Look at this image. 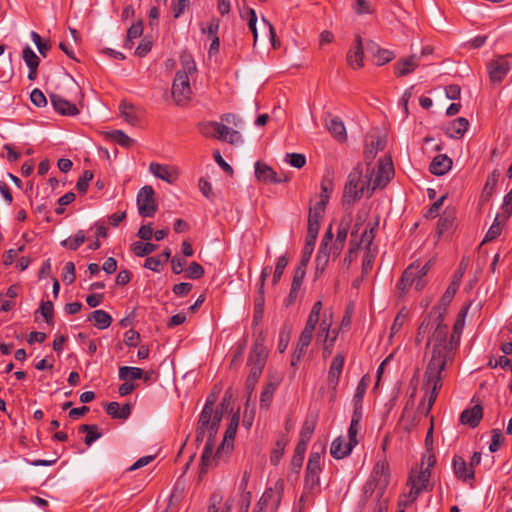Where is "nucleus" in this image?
Wrapping results in <instances>:
<instances>
[{
    "label": "nucleus",
    "instance_id": "obj_1",
    "mask_svg": "<svg viewBox=\"0 0 512 512\" xmlns=\"http://www.w3.org/2000/svg\"><path fill=\"white\" fill-rule=\"evenodd\" d=\"M459 286L457 281H451L441 298V305L437 309L433 308L418 328L417 342H421L424 336L433 330L428 340V345L432 346V355L423 380L424 387L430 391L427 411L432 408L437 398L442 387L443 371L452 360V344L448 340V326L443 324V312L453 300Z\"/></svg>",
    "mask_w": 512,
    "mask_h": 512
},
{
    "label": "nucleus",
    "instance_id": "obj_45",
    "mask_svg": "<svg viewBox=\"0 0 512 512\" xmlns=\"http://www.w3.org/2000/svg\"><path fill=\"white\" fill-rule=\"evenodd\" d=\"M305 275H306L305 264H304V262L299 263V265L297 266V268L294 272V276H293V280H292V284H291V286L293 287V292L300 290L302 283L304 281Z\"/></svg>",
    "mask_w": 512,
    "mask_h": 512
},
{
    "label": "nucleus",
    "instance_id": "obj_12",
    "mask_svg": "<svg viewBox=\"0 0 512 512\" xmlns=\"http://www.w3.org/2000/svg\"><path fill=\"white\" fill-rule=\"evenodd\" d=\"M511 69L507 56H499L488 64V73L491 82L500 83Z\"/></svg>",
    "mask_w": 512,
    "mask_h": 512
},
{
    "label": "nucleus",
    "instance_id": "obj_30",
    "mask_svg": "<svg viewBox=\"0 0 512 512\" xmlns=\"http://www.w3.org/2000/svg\"><path fill=\"white\" fill-rule=\"evenodd\" d=\"M89 321H93L98 329H106L112 323V317L104 310H95L88 317Z\"/></svg>",
    "mask_w": 512,
    "mask_h": 512
},
{
    "label": "nucleus",
    "instance_id": "obj_10",
    "mask_svg": "<svg viewBox=\"0 0 512 512\" xmlns=\"http://www.w3.org/2000/svg\"><path fill=\"white\" fill-rule=\"evenodd\" d=\"M320 311H322V301L318 300L314 303L308 316L305 328L299 336L297 344L301 345L302 347H308L310 345L314 330L320 319Z\"/></svg>",
    "mask_w": 512,
    "mask_h": 512
},
{
    "label": "nucleus",
    "instance_id": "obj_20",
    "mask_svg": "<svg viewBox=\"0 0 512 512\" xmlns=\"http://www.w3.org/2000/svg\"><path fill=\"white\" fill-rule=\"evenodd\" d=\"M420 58L412 55L399 60L394 66V73L397 77H402L412 73L419 66Z\"/></svg>",
    "mask_w": 512,
    "mask_h": 512
},
{
    "label": "nucleus",
    "instance_id": "obj_54",
    "mask_svg": "<svg viewBox=\"0 0 512 512\" xmlns=\"http://www.w3.org/2000/svg\"><path fill=\"white\" fill-rule=\"evenodd\" d=\"M76 279L75 275V264L73 262H67L63 268L62 280L65 284H72Z\"/></svg>",
    "mask_w": 512,
    "mask_h": 512
},
{
    "label": "nucleus",
    "instance_id": "obj_40",
    "mask_svg": "<svg viewBox=\"0 0 512 512\" xmlns=\"http://www.w3.org/2000/svg\"><path fill=\"white\" fill-rule=\"evenodd\" d=\"M143 33V24L141 21H138L131 25V27L127 31V36L125 40L124 46L126 48H132L134 44V40L139 38Z\"/></svg>",
    "mask_w": 512,
    "mask_h": 512
},
{
    "label": "nucleus",
    "instance_id": "obj_4",
    "mask_svg": "<svg viewBox=\"0 0 512 512\" xmlns=\"http://www.w3.org/2000/svg\"><path fill=\"white\" fill-rule=\"evenodd\" d=\"M181 66L172 84V96L177 105H183L190 100L192 94L190 77L196 72V65L190 54L181 56Z\"/></svg>",
    "mask_w": 512,
    "mask_h": 512
},
{
    "label": "nucleus",
    "instance_id": "obj_62",
    "mask_svg": "<svg viewBox=\"0 0 512 512\" xmlns=\"http://www.w3.org/2000/svg\"><path fill=\"white\" fill-rule=\"evenodd\" d=\"M163 264L161 256H152L145 260L144 267L154 272H159Z\"/></svg>",
    "mask_w": 512,
    "mask_h": 512
},
{
    "label": "nucleus",
    "instance_id": "obj_61",
    "mask_svg": "<svg viewBox=\"0 0 512 512\" xmlns=\"http://www.w3.org/2000/svg\"><path fill=\"white\" fill-rule=\"evenodd\" d=\"M361 429L360 424H355L350 422V426L348 428V442L353 446V448L358 444V434Z\"/></svg>",
    "mask_w": 512,
    "mask_h": 512
},
{
    "label": "nucleus",
    "instance_id": "obj_53",
    "mask_svg": "<svg viewBox=\"0 0 512 512\" xmlns=\"http://www.w3.org/2000/svg\"><path fill=\"white\" fill-rule=\"evenodd\" d=\"M501 216L500 215H497L493 224L490 226V228L488 229L485 237H484V240L483 242H488V241H492L494 239H496L500 233H501V226H500V223H499V218Z\"/></svg>",
    "mask_w": 512,
    "mask_h": 512
},
{
    "label": "nucleus",
    "instance_id": "obj_63",
    "mask_svg": "<svg viewBox=\"0 0 512 512\" xmlns=\"http://www.w3.org/2000/svg\"><path fill=\"white\" fill-rule=\"evenodd\" d=\"M31 102L37 107H43L47 104V100L43 92L35 88L30 94Z\"/></svg>",
    "mask_w": 512,
    "mask_h": 512
},
{
    "label": "nucleus",
    "instance_id": "obj_36",
    "mask_svg": "<svg viewBox=\"0 0 512 512\" xmlns=\"http://www.w3.org/2000/svg\"><path fill=\"white\" fill-rule=\"evenodd\" d=\"M86 240V235L83 230L77 231L74 236H70L61 242V245L69 250H77Z\"/></svg>",
    "mask_w": 512,
    "mask_h": 512
},
{
    "label": "nucleus",
    "instance_id": "obj_22",
    "mask_svg": "<svg viewBox=\"0 0 512 512\" xmlns=\"http://www.w3.org/2000/svg\"><path fill=\"white\" fill-rule=\"evenodd\" d=\"M365 49L374 55V57L376 58V63L379 66H382V65L390 62L395 57V55L392 51L380 48L373 41H367L365 44Z\"/></svg>",
    "mask_w": 512,
    "mask_h": 512
},
{
    "label": "nucleus",
    "instance_id": "obj_6",
    "mask_svg": "<svg viewBox=\"0 0 512 512\" xmlns=\"http://www.w3.org/2000/svg\"><path fill=\"white\" fill-rule=\"evenodd\" d=\"M319 321L320 324L317 333V341L323 343V353L324 356H327L330 355L332 352L334 343L338 336V332L336 330L331 331V326L333 324L331 311H324L323 315H320Z\"/></svg>",
    "mask_w": 512,
    "mask_h": 512
},
{
    "label": "nucleus",
    "instance_id": "obj_59",
    "mask_svg": "<svg viewBox=\"0 0 512 512\" xmlns=\"http://www.w3.org/2000/svg\"><path fill=\"white\" fill-rule=\"evenodd\" d=\"M285 446H286V441L284 439L277 441L276 448L272 451L271 457H270L271 462L273 464H277L280 461V459L283 456Z\"/></svg>",
    "mask_w": 512,
    "mask_h": 512
},
{
    "label": "nucleus",
    "instance_id": "obj_23",
    "mask_svg": "<svg viewBox=\"0 0 512 512\" xmlns=\"http://www.w3.org/2000/svg\"><path fill=\"white\" fill-rule=\"evenodd\" d=\"M353 450V446L348 442L344 436H339L333 440L330 448V453L335 459H343L348 456Z\"/></svg>",
    "mask_w": 512,
    "mask_h": 512
},
{
    "label": "nucleus",
    "instance_id": "obj_17",
    "mask_svg": "<svg viewBox=\"0 0 512 512\" xmlns=\"http://www.w3.org/2000/svg\"><path fill=\"white\" fill-rule=\"evenodd\" d=\"M434 464V458L430 456L428 458V466L425 469H422L416 474L412 471L410 473L407 486H418L422 491L427 489L429 479H430V467Z\"/></svg>",
    "mask_w": 512,
    "mask_h": 512
},
{
    "label": "nucleus",
    "instance_id": "obj_16",
    "mask_svg": "<svg viewBox=\"0 0 512 512\" xmlns=\"http://www.w3.org/2000/svg\"><path fill=\"white\" fill-rule=\"evenodd\" d=\"M344 362H345V356L342 353H337L330 364L327 382H328V385L333 390L336 389V387L339 383V379H340V376L342 374L343 367H344Z\"/></svg>",
    "mask_w": 512,
    "mask_h": 512
},
{
    "label": "nucleus",
    "instance_id": "obj_13",
    "mask_svg": "<svg viewBox=\"0 0 512 512\" xmlns=\"http://www.w3.org/2000/svg\"><path fill=\"white\" fill-rule=\"evenodd\" d=\"M364 48L365 45L363 44L361 36L356 34L354 42L351 44L346 56L347 64L352 69L357 70L363 67Z\"/></svg>",
    "mask_w": 512,
    "mask_h": 512
},
{
    "label": "nucleus",
    "instance_id": "obj_15",
    "mask_svg": "<svg viewBox=\"0 0 512 512\" xmlns=\"http://www.w3.org/2000/svg\"><path fill=\"white\" fill-rule=\"evenodd\" d=\"M282 497V485L275 489L268 488L264 491L261 498L257 502V507L260 509H267L270 507L272 510H277Z\"/></svg>",
    "mask_w": 512,
    "mask_h": 512
},
{
    "label": "nucleus",
    "instance_id": "obj_24",
    "mask_svg": "<svg viewBox=\"0 0 512 512\" xmlns=\"http://www.w3.org/2000/svg\"><path fill=\"white\" fill-rule=\"evenodd\" d=\"M483 416V409L480 405H475L472 408L465 409L460 415V422L463 425H468L475 428Z\"/></svg>",
    "mask_w": 512,
    "mask_h": 512
},
{
    "label": "nucleus",
    "instance_id": "obj_5",
    "mask_svg": "<svg viewBox=\"0 0 512 512\" xmlns=\"http://www.w3.org/2000/svg\"><path fill=\"white\" fill-rule=\"evenodd\" d=\"M390 483L389 463L384 457L376 462L368 481L364 484L363 498L368 500L375 495L377 500L382 499Z\"/></svg>",
    "mask_w": 512,
    "mask_h": 512
},
{
    "label": "nucleus",
    "instance_id": "obj_58",
    "mask_svg": "<svg viewBox=\"0 0 512 512\" xmlns=\"http://www.w3.org/2000/svg\"><path fill=\"white\" fill-rule=\"evenodd\" d=\"M502 210V220L505 221L512 215V187L504 197Z\"/></svg>",
    "mask_w": 512,
    "mask_h": 512
},
{
    "label": "nucleus",
    "instance_id": "obj_51",
    "mask_svg": "<svg viewBox=\"0 0 512 512\" xmlns=\"http://www.w3.org/2000/svg\"><path fill=\"white\" fill-rule=\"evenodd\" d=\"M285 161L292 167L298 169L302 168L306 164L305 156L300 153H287L285 156Z\"/></svg>",
    "mask_w": 512,
    "mask_h": 512
},
{
    "label": "nucleus",
    "instance_id": "obj_41",
    "mask_svg": "<svg viewBox=\"0 0 512 512\" xmlns=\"http://www.w3.org/2000/svg\"><path fill=\"white\" fill-rule=\"evenodd\" d=\"M220 123L216 121L203 122L199 124L200 133L207 138L218 139Z\"/></svg>",
    "mask_w": 512,
    "mask_h": 512
},
{
    "label": "nucleus",
    "instance_id": "obj_49",
    "mask_svg": "<svg viewBox=\"0 0 512 512\" xmlns=\"http://www.w3.org/2000/svg\"><path fill=\"white\" fill-rule=\"evenodd\" d=\"M351 217H344L338 225L336 240L338 242H346L348 231L350 228Z\"/></svg>",
    "mask_w": 512,
    "mask_h": 512
},
{
    "label": "nucleus",
    "instance_id": "obj_31",
    "mask_svg": "<svg viewBox=\"0 0 512 512\" xmlns=\"http://www.w3.org/2000/svg\"><path fill=\"white\" fill-rule=\"evenodd\" d=\"M119 111L125 121L131 125H136L139 122V117L136 108L127 102H121Z\"/></svg>",
    "mask_w": 512,
    "mask_h": 512
},
{
    "label": "nucleus",
    "instance_id": "obj_34",
    "mask_svg": "<svg viewBox=\"0 0 512 512\" xmlns=\"http://www.w3.org/2000/svg\"><path fill=\"white\" fill-rule=\"evenodd\" d=\"M218 140L235 144L241 140V136L236 130L220 123V127L218 129Z\"/></svg>",
    "mask_w": 512,
    "mask_h": 512
},
{
    "label": "nucleus",
    "instance_id": "obj_7",
    "mask_svg": "<svg viewBox=\"0 0 512 512\" xmlns=\"http://www.w3.org/2000/svg\"><path fill=\"white\" fill-rule=\"evenodd\" d=\"M426 284L425 276L417 271L416 263H412L404 270L397 283V289L404 295L410 287L414 286L417 291H421L425 288Z\"/></svg>",
    "mask_w": 512,
    "mask_h": 512
},
{
    "label": "nucleus",
    "instance_id": "obj_50",
    "mask_svg": "<svg viewBox=\"0 0 512 512\" xmlns=\"http://www.w3.org/2000/svg\"><path fill=\"white\" fill-rule=\"evenodd\" d=\"M22 58L28 67L39 66V57L30 46H26L23 49Z\"/></svg>",
    "mask_w": 512,
    "mask_h": 512
},
{
    "label": "nucleus",
    "instance_id": "obj_27",
    "mask_svg": "<svg viewBox=\"0 0 512 512\" xmlns=\"http://www.w3.org/2000/svg\"><path fill=\"white\" fill-rule=\"evenodd\" d=\"M131 405L126 403L120 406L118 402H110L106 407V412L112 418L126 420L131 414Z\"/></svg>",
    "mask_w": 512,
    "mask_h": 512
},
{
    "label": "nucleus",
    "instance_id": "obj_19",
    "mask_svg": "<svg viewBox=\"0 0 512 512\" xmlns=\"http://www.w3.org/2000/svg\"><path fill=\"white\" fill-rule=\"evenodd\" d=\"M353 177H356L355 174H349L348 181L344 188L343 201L347 204H351L359 200L364 195L367 188V184H362L361 187H356L353 184Z\"/></svg>",
    "mask_w": 512,
    "mask_h": 512
},
{
    "label": "nucleus",
    "instance_id": "obj_28",
    "mask_svg": "<svg viewBox=\"0 0 512 512\" xmlns=\"http://www.w3.org/2000/svg\"><path fill=\"white\" fill-rule=\"evenodd\" d=\"M255 175L259 181L266 183H277L280 182L276 177L275 171L266 164L256 162L255 164Z\"/></svg>",
    "mask_w": 512,
    "mask_h": 512
},
{
    "label": "nucleus",
    "instance_id": "obj_35",
    "mask_svg": "<svg viewBox=\"0 0 512 512\" xmlns=\"http://www.w3.org/2000/svg\"><path fill=\"white\" fill-rule=\"evenodd\" d=\"M329 258H330L329 250L326 248L320 247L318 250L316 259H315V263H316L315 274H316V276H320L325 271V269L328 265V262H329Z\"/></svg>",
    "mask_w": 512,
    "mask_h": 512
},
{
    "label": "nucleus",
    "instance_id": "obj_32",
    "mask_svg": "<svg viewBox=\"0 0 512 512\" xmlns=\"http://www.w3.org/2000/svg\"><path fill=\"white\" fill-rule=\"evenodd\" d=\"M237 430L228 427L225 431L224 439L218 446L216 457H221L222 454L229 452L233 447V441L235 439Z\"/></svg>",
    "mask_w": 512,
    "mask_h": 512
},
{
    "label": "nucleus",
    "instance_id": "obj_26",
    "mask_svg": "<svg viewBox=\"0 0 512 512\" xmlns=\"http://www.w3.org/2000/svg\"><path fill=\"white\" fill-rule=\"evenodd\" d=\"M452 167V160L443 154L437 155L430 164V172L434 175L442 176Z\"/></svg>",
    "mask_w": 512,
    "mask_h": 512
},
{
    "label": "nucleus",
    "instance_id": "obj_47",
    "mask_svg": "<svg viewBox=\"0 0 512 512\" xmlns=\"http://www.w3.org/2000/svg\"><path fill=\"white\" fill-rule=\"evenodd\" d=\"M288 262L289 260L286 255H282L278 258L272 278L273 285H277L279 283Z\"/></svg>",
    "mask_w": 512,
    "mask_h": 512
},
{
    "label": "nucleus",
    "instance_id": "obj_52",
    "mask_svg": "<svg viewBox=\"0 0 512 512\" xmlns=\"http://www.w3.org/2000/svg\"><path fill=\"white\" fill-rule=\"evenodd\" d=\"M408 487L410 488L409 492L407 494L404 493L399 500L401 502L405 503L406 505L410 506L417 500L420 493L423 491L421 489H419L418 486L417 487L416 486H408Z\"/></svg>",
    "mask_w": 512,
    "mask_h": 512
},
{
    "label": "nucleus",
    "instance_id": "obj_44",
    "mask_svg": "<svg viewBox=\"0 0 512 512\" xmlns=\"http://www.w3.org/2000/svg\"><path fill=\"white\" fill-rule=\"evenodd\" d=\"M499 177L500 172L498 170L495 169L491 172V174L487 177L486 183L484 185L483 195L490 197L493 194Z\"/></svg>",
    "mask_w": 512,
    "mask_h": 512
},
{
    "label": "nucleus",
    "instance_id": "obj_56",
    "mask_svg": "<svg viewBox=\"0 0 512 512\" xmlns=\"http://www.w3.org/2000/svg\"><path fill=\"white\" fill-rule=\"evenodd\" d=\"M204 275V268L197 262H192L186 269V277L189 279H199Z\"/></svg>",
    "mask_w": 512,
    "mask_h": 512
},
{
    "label": "nucleus",
    "instance_id": "obj_33",
    "mask_svg": "<svg viewBox=\"0 0 512 512\" xmlns=\"http://www.w3.org/2000/svg\"><path fill=\"white\" fill-rule=\"evenodd\" d=\"M327 128L336 139L340 141L346 139V129L344 123L338 117L332 118L327 123Z\"/></svg>",
    "mask_w": 512,
    "mask_h": 512
},
{
    "label": "nucleus",
    "instance_id": "obj_8",
    "mask_svg": "<svg viewBox=\"0 0 512 512\" xmlns=\"http://www.w3.org/2000/svg\"><path fill=\"white\" fill-rule=\"evenodd\" d=\"M263 341V338H257L248 356L247 366L250 368L249 372H253L254 376L256 374L261 375L266 364L268 351Z\"/></svg>",
    "mask_w": 512,
    "mask_h": 512
},
{
    "label": "nucleus",
    "instance_id": "obj_55",
    "mask_svg": "<svg viewBox=\"0 0 512 512\" xmlns=\"http://www.w3.org/2000/svg\"><path fill=\"white\" fill-rule=\"evenodd\" d=\"M92 179L93 173L90 170H85L76 183V188L78 189V191L81 193H85Z\"/></svg>",
    "mask_w": 512,
    "mask_h": 512
},
{
    "label": "nucleus",
    "instance_id": "obj_46",
    "mask_svg": "<svg viewBox=\"0 0 512 512\" xmlns=\"http://www.w3.org/2000/svg\"><path fill=\"white\" fill-rule=\"evenodd\" d=\"M306 447L307 446H304L302 443H298L296 446L294 456L291 461L292 469H294L296 472H298L302 466Z\"/></svg>",
    "mask_w": 512,
    "mask_h": 512
},
{
    "label": "nucleus",
    "instance_id": "obj_21",
    "mask_svg": "<svg viewBox=\"0 0 512 512\" xmlns=\"http://www.w3.org/2000/svg\"><path fill=\"white\" fill-rule=\"evenodd\" d=\"M51 103L54 109L61 115L75 116L79 113V110L76 107V105L72 104L60 95L52 94Z\"/></svg>",
    "mask_w": 512,
    "mask_h": 512
},
{
    "label": "nucleus",
    "instance_id": "obj_29",
    "mask_svg": "<svg viewBox=\"0 0 512 512\" xmlns=\"http://www.w3.org/2000/svg\"><path fill=\"white\" fill-rule=\"evenodd\" d=\"M374 231H375V227H373V226L366 228L364 230V232L362 233L359 244L357 242L354 243V241L351 240L350 248H349V256H351L359 248V245H361L362 247H364L366 249H370V245L375 237Z\"/></svg>",
    "mask_w": 512,
    "mask_h": 512
},
{
    "label": "nucleus",
    "instance_id": "obj_14",
    "mask_svg": "<svg viewBox=\"0 0 512 512\" xmlns=\"http://www.w3.org/2000/svg\"><path fill=\"white\" fill-rule=\"evenodd\" d=\"M149 171L156 178H159L169 184L175 183L179 177V171L176 167L155 162L150 163Z\"/></svg>",
    "mask_w": 512,
    "mask_h": 512
},
{
    "label": "nucleus",
    "instance_id": "obj_25",
    "mask_svg": "<svg viewBox=\"0 0 512 512\" xmlns=\"http://www.w3.org/2000/svg\"><path fill=\"white\" fill-rule=\"evenodd\" d=\"M469 122L464 117H459L449 122L446 126V133L454 139L461 138L468 130Z\"/></svg>",
    "mask_w": 512,
    "mask_h": 512
},
{
    "label": "nucleus",
    "instance_id": "obj_37",
    "mask_svg": "<svg viewBox=\"0 0 512 512\" xmlns=\"http://www.w3.org/2000/svg\"><path fill=\"white\" fill-rule=\"evenodd\" d=\"M276 387V383H268L265 385L260 395V408L268 409L270 407Z\"/></svg>",
    "mask_w": 512,
    "mask_h": 512
},
{
    "label": "nucleus",
    "instance_id": "obj_3",
    "mask_svg": "<svg viewBox=\"0 0 512 512\" xmlns=\"http://www.w3.org/2000/svg\"><path fill=\"white\" fill-rule=\"evenodd\" d=\"M350 174H355L353 177V184L356 187H361L362 184H367L366 191L371 194L377 188L385 187L394 175V168L390 158L379 160L376 168L370 169L368 166L365 175L361 165H357Z\"/></svg>",
    "mask_w": 512,
    "mask_h": 512
},
{
    "label": "nucleus",
    "instance_id": "obj_11",
    "mask_svg": "<svg viewBox=\"0 0 512 512\" xmlns=\"http://www.w3.org/2000/svg\"><path fill=\"white\" fill-rule=\"evenodd\" d=\"M321 472V454L313 452L310 454L305 475V487L308 489H314L319 486Z\"/></svg>",
    "mask_w": 512,
    "mask_h": 512
},
{
    "label": "nucleus",
    "instance_id": "obj_38",
    "mask_svg": "<svg viewBox=\"0 0 512 512\" xmlns=\"http://www.w3.org/2000/svg\"><path fill=\"white\" fill-rule=\"evenodd\" d=\"M143 371L138 367L122 366L119 368V379L123 381L137 380L142 378Z\"/></svg>",
    "mask_w": 512,
    "mask_h": 512
},
{
    "label": "nucleus",
    "instance_id": "obj_60",
    "mask_svg": "<svg viewBox=\"0 0 512 512\" xmlns=\"http://www.w3.org/2000/svg\"><path fill=\"white\" fill-rule=\"evenodd\" d=\"M40 311L45 321L50 324L53 319V303L51 301H43L40 305Z\"/></svg>",
    "mask_w": 512,
    "mask_h": 512
},
{
    "label": "nucleus",
    "instance_id": "obj_9",
    "mask_svg": "<svg viewBox=\"0 0 512 512\" xmlns=\"http://www.w3.org/2000/svg\"><path fill=\"white\" fill-rule=\"evenodd\" d=\"M137 208L142 217H152L157 212L158 205L151 186L142 187L137 194Z\"/></svg>",
    "mask_w": 512,
    "mask_h": 512
},
{
    "label": "nucleus",
    "instance_id": "obj_39",
    "mask_svg": "<svg viewBox=\"0 0 512 512\" xmlns=\"http://www.w3.org/2000/svg\"><path fill=\"white\" fill-rule=\"evenodd\" d=\"M131 251L138 257H144L154 252L157 248L155 244L149 242H134L131 244Z\"/></svg>",
    "mask_w": 512,
    "mask_h": 512
},
{
    "label": "nucleus",
    "instance_id": "obj_64",
    "mask_svg": "<svg viewBox=\"0 0 512 512\" xmlns=\"http://www.w3.org/2000/svg\"><path fill=\"white\" fill-rule=\"evenodd\" d=\"M354 10L357 14H369L372 12L371 3L369 0H356Z\"/></svg>",
    "mask_w": 512,
    "mask_h": 512
},
{
    "label": "nucleus",
    "instance_id": "obj_42",
    "mask_svg": "<svg viewBox=\"0 0 512 512\" xmlns=\"http://www.w3.org/2000/svg\"><path fill=\"white\" fill-rule=\"evenodd\" d=\"M328 203V195H322V199L316 202L309 209V218L321 219L324 215L326 204Z\"/></svg>",
    "mask_w": 512,
    "mask_h": 512
},
{
    "label": "nucleus",
    "instance_id": "obj_48",
    "mask_svg": "<svg viewBox=\"0 0 512 512\" xmlns=\"http://www.w3.org/2000/svg\"><path fill=\"white\" fill-rule=\"evenodd\" d=\"M97 429L98 428L96 425L85 424L80 427L81 431L87 432L85 437V444L87 446H90L93 442H95L101 437V433H99Z\"/></svg>",
    "mask_w": 512,
    "mask_h": 512
},
{
    "label": "nucleus",
    "instance_id": "obj_2",
    "mask_svg": "<svg viewBox=\"0 0 512 512\" xmlns=\"http://www.w3.org/2000/svg\"><path fill=\"white\" fill-rule=\"evenodd\" d=\"M214 402L207 400L198 420L196 431V441L198 443L205 441L201 456L200 472L206 473L209 466L215 446V437L218 433L219 425L222 419V413L213 408Z\"/></svg>",
    "mask_w": 512,
    "mask_h": 512
},
{
    "label": "nucleus",
    "instance_id": "obj_57",
    "mask_svg": "<svg viewBox=\"0 0 512 512\" xmlns=\"http://www.w3.org/2000/svg\"><path fill=\"white\" fill-rule=\"evenodd\" d=\"M445 199L446 195H443L439 199H437L427 210V212L425 213V217L429 219L436 218L439 215V211L443 206Z\"/></svg>",
    "mask_w": 512,
    "mask_h": 512
},
{
    "label": "nucleus",
    "instance_id": "obj_43",
    "mask_svg": "<svg viewBox=\"0 0 512 512\" xmlns=\"http://www.w3.org/2000/svg\"><path fill=\"white\" fill-rule=\"evenodd\" d=\"M108 135L114 142L125 148L131 147L134 143V140L121 130H114Z\"/></svg>",
    "mask_w": 512,
    "mask_h": 512
},
{
    "label": "nucleus",
    "instance_id": "obj_18",
    "mask_svg": "<svg viewBox=\"0 0 512 512\" xmlns=\"http://www.w3.org/2000/svg\"><path fill=\"white\" fill-rule=\"evenodd\" d=\"M452 466L456 478L464 482H469L474 479V469L469 467V465L466 463L463 457L455 455L453 457Z\"/></svg>",
    "mask_w": 512,
    "mask_h": 512
}]
</instances>
